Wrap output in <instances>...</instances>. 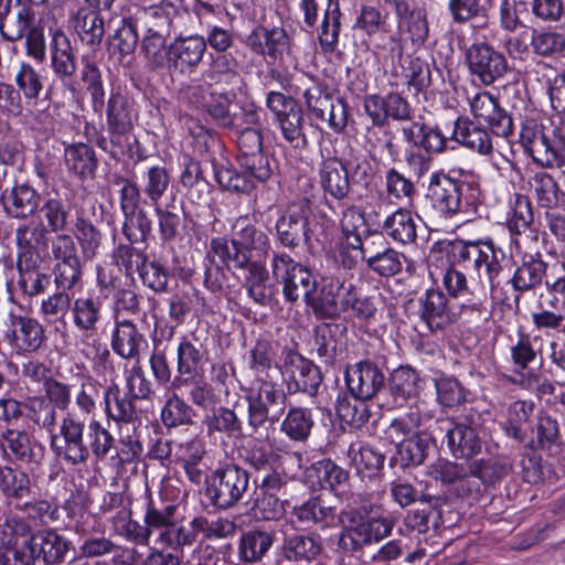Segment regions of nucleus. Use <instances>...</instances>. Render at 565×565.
<instances>
[{"label":"nucleus","instance_id":"34","mask_svg":"<svg viewBox=\"0 0 565 565\" xmlns=\"http://www.w3.org/2000/svg\"><path fill=\"white\" fill-rule=\"evenodd\" d=\"M420 302V318L431 331L439 330L457 320L456 312L448 307L446 295L439 290H427Z\"/></svg>","mask_w":565,"mask_h":565},{"label":"nucleus","instance_id":"61","mask_svg":"<svg viewBox=\"0 0 565 565\" xmlns=\"http://www.w3.org/2000/svg\"><path fill=\"white\" fill-rule=\"evenodd\" d=\"M510 465L501 459H479L468 465V471L478 477L484 487L493 486L510 472Z\"/></svg>","mask_w":565,"mask_h":565},{"label":"nucleus","instance_id":"14","mask_svg":"<svg viewBox=\"0 0 565 565\" xmlns=\"http://www.w3.org/2000/svg\"><path fill=\"white\" fill-rule=\"evenodd\" d=\"M345 383L351 395L372 399L385 387L386 376L376 363L364 360L347 369Z\"/></svg>","mask_w":565,"mask_h":565},{"label":"nucleus","instance_id":"6","mask_svg":"<svg viewBox=\"0 0 565 565\" xmlns=\"http://www.w3.org/2000/svg\"><path fill=\"white\" fill-rule=\"evenodd\" d=\"M270 269L276 282L282 285V295L288 302L294 303L300 298L307 302L317 289L312 271L286 253H274Z\"/></svg>","mask_w":565,"mask_h":565},{"label":"nucleus","instance_id":"56","mask_svg":"<svg viewBox=\"0 0 565 565\" xmlns=\"http://www.w3.org/2000/svg\"><path fill=\"white\" fill-rule=\"evenodd\" d=\"M369 399L353 395L339 396L335 406L337 414L347 424L359 428L370 420L372 413L366 404Z\"/></svg>","mask_w":565,"mask_h":565},{"label":"nucleus","instance_id":"5","mask_svg":"<svg viewBox=\"0 0 565 565\" xmlns=\"http://www.w3.org/2000/svg\"><path fill=\"white\" fill-rule=\"evenodd\" d=\"M268 246L269 239L266 233L258 230L247 215L235 220L230 241L217 237L211 242L212 252L227 267L248 265L253 262L252 252L266 250Z\"/></svg>","mask_w":565,"mask_h":565},{"label":"nucleus","instance_id":"53","mask_svg":"<svg viewBox=\"0 0 565 565\" xmlns=\"http://www.w3.org/2000/svg\"><path fill=\"white\" fill-rule=\"evenodd\" d=\"M383 230L386 235L403 245L412 244L416 241V223L409 211L398 209L386 217Z\"/></svg>","mask_w":565,"mask_h":565},{"label":"nucleus","instance_id":"16","mask_svg":"<svg viewBox=\"0 0 565 565\" xmlns=\"http://www.w3.org/2000/svg\"><path fill=\"white\" fill-rule=\"evenodd\" d=\"M472 116L488 124L492 134L508 137L513 129L511 116L500 107L499 102L489 92H478L469 98Z\"/></svg>","mask_w":565,"mask_h":565},{"label":"nucleus","instance_id":"50","mask_svg":"<svg viewBox=\"0 0 565 565\" xmlns=\"http://www.w3.org/2000/svg\"><path fill=\"white\" fill-rule=\"evenodd\" d=\"M104 398L106 414L109 418L124 423H132L137 419L135 398L128 393L121 394L117 385L108 387Z\"/></svg>","mask_w":565,"mask_h":565},{"label":"nucleus","instance_id":"19","mask_svg":"<svg viewBox=\"0 0 565 565\" xmlns=\"http://www.w3.org/2000/svg\"><path fill=\"white\" fill-rule=\"evenodd\" d=\"M110 345L120 358L127 361H139L148 348V341L135 322L116 318Z\"/></svg>","mask_w":565,"mask_h":565},{"label":"nucleus","instance_id":"41","mask_svg":"<svg viewBox=\"0 0 565 565\" xmlns=\"http://www.w3.org/2000/svg\"><path fill=\"white\" fill-rule=\"evenodd\" d=\"M274 543L273 535L263 530L244 532L238 541L237 555L241 562L254 564L260 562Z\"/></svg>","mask_w":565,"mask_h":565},{"label":"nucleus","instance_id":"49","mask_svg":"<svg viewBox=\"0 0 565 565\" xmlns=\"http://www.w3.org/2000/svg\"><path fill=\"white\" fill-rule=\"evenodd\" d=\"M344 454L349 465L362 476L375 473L383 467L385 460L382 454L359 441L350 443Z\"/></svg>","mask_w":565,"mask_h":565},{"label":"nucleus","instance_id":"28","mask_svg":"<svg viewBox=\"0 0 565 565\" xmlns=\"http://www.w3.org/2000/svg\"><path fill=\"white\" fill-rule=\"evenodd\" d=\"M520 140L525 151L537 164L550 168L556 166L555 151L550 145V134L537 124H527L522 127Z\"/></svg>","mask_w":565,"mask_h":565},{"label":"nucleus","instance_id":"24","mask_svg":"<svg viewBox=\"0 0 565 565\" xmlns=\"http://www.w3.org/2000/svg\"><path fill=\"white\" fill-rule=\"evenodd\" d=\"M162 516V524L156 529L158 531L157 542L166 547H171L174 551L183 550L184 546L192 545L199 534L198 530L193 527L192 521L189 526L178 524L173 521L175 513L174 505H166L159 509Z\"/></svg>","mask_w":565,"mask_h":565},{"label":"nucleus","instance_id":"55","mask_svg":"<svg viewBox=\"0 0 565 565\" xmlns=\"http://www.w3.org/2000/svg\"><path fill=\"white\" fill-rule=\"evenodd\" d=\"M292 514L297 521L305 525L317 524L320 527H327L334 520L333 508L326 505L319 498H312L302 504L295 507Z\"/></svg>","mask_w":565,"mask_h":565},{"label":"nucleus","instance_id":"64","mask_svg":"<svg viewBox=\"0 0 565 565\" xmlns=\"http://www.w3.org/2000/svg\"><path fill=\"white\" fill-rule=\"evenodd\" d=\"M205 76L214 85L226 84L231 88H236L242 84L241 75L235 71V63L233 58L226 55L215 56L209 70L205 72Z\"/></svg>","mask_w":565,"mask_h":565},{"label":"nucleus","instance_id":"52","mask_svg":"<svg viewBox=\"0 0 565 565\" xmlns=\"http://www.w3.org/2000/svg\"><path fill=\"white\" fill-rule=\"evenodd\" d=\"M388 387L394 397V403L402 404L418 394L419 376L414 369L399 366L391 374Z\"/></svg>","mask_w":565,"mask_h":565},{"label":"nucleus","instance_id":"8","mask_svg":"<svg viewBox=\"0 0 565 565\" xmlns=\"http://www.w3.org/2000/svg\"><path fill=\"white\" fill-rule=\"evenodd\" d=\"M248 487V471L230 463L213 471L207 481L206 493L213 505L230 509L243 499Z\"/></svg>","mask_w":565,"mask_h":565},{"label":"nucleus","instance_id":"59","mask_svg":"<svg viewBox=\"0 0 565 565\" xmlns=\"http://www.w3.org/2000/svg\"><path fill=\"white\" fill-rule=\"evenodd\" d=\"M437 402L444 408L454 409L467 401V390L455 376L435 379Z\"/></svg>","mask_w":565,"mask_h":565},{"label":"nucleus","instance_id":"63","mask_svg":"<svg viewBox=\"0 0 565 565\" xmlns=\"http://www.w3.org/2000/svg\"><path fill=\"white\" fill-rule=\"evenodd\" d=\"M122 234L130 244L145 243L152 231V222L142 209L122 213Z\"/></svg>","mask_w":565,"mask_h":565},{"label":"nucleus","instance_id":"15","mask_svg":"<svg viewBox=\"0 0 565 565\" xmlns=\"http://www.w3.org/2000/svg\"><path fill=\"white\" fill-rule=\"evenodd\" d=\"M205 51L204 36H178L167 49V68L172 74L192 71L202 62Z\"/></svg>","mask_w":565,"mask_h":565},{"label":"nucleus","instance_id":"54","mask_svg":"<svg viewBox=\"0 0 565 565\" xmlns=\"http://www.w3.org/2000/svg\"><path fill=\"white\" fill-rule=\"evenodd\" d=\"M49 230L40 221H30L15 230V243L22 253H39L49 244Z\"/></svg>","mask_w":565,"mask_h":565},{"label":"nucleus","instance_id":"13","mask_svg":"<svg viewBox=\"0 0 565 565\" xmlns=\"http://www.w3.org/2000/svg\"><path fill=\"white\" fill-rule=\"evenodd\" d=\"M466 60L470 72L484 85H491L508 70L504 55L486 43L472 44L466 53Z\"/></svg>","mask_w":565,"mask_h":565},{"label":"nucleus","instance_id":"11","mask_svg":"<svg viewBox=\"0 0 565 565\" xmlns=\"http://www.w3.org/2000/svg\"><path fill=\"white\" fill-rule=\"evenodd\" d=\"M131 515V509L119 510L111 518L114 533L136 545H149L150 537L163 521L159 513V509L152 504H148L143 518L145 524H140L138 521L132 520Z\"/></svg>","mask_w":565,"mask_h":565},{"label":"nucleus","instance_id":"57","mask_svg":"<svg viewBox=\"0 0 565 565\" xmlns=\"http://www.w3.org/2000/svg\"><path fill=\"white\" fill-rule=\"evenodd\" d=\"M182 386L188 387V398L198 407L206 409L216 403V395L213 387L202 379L177 376L172 382V387L178 390Z\"/></svg>","mask_w":565,"mask_h":565},{"label":"nucleus","instance_id":"36","mask_svg":"<svg viewBox=\"0 0 565 565\" xmlns=\"http://www.w3.org/2000/svg\"><path fill=\"white\" fill-rule=\"evenodd\" d=\"M322 551L321 541L309 534L287 535L281 545V555L289 563H311Z\"/></svg>","mask_w":565,"mask_h":565},{"label":"nucleus","instance_id":"2","mask_svg":"<svg viewBox=\"0 0 565 565\" xmlns=\"http://www.w3.org/2000/svg\"><path fill=\"white\" fill-rule=\"evenodd\" d=\"M61 441L52 437L55 455L71 466L85 465L90 457L103 460L116 450V440L100 422L92 419L86 425L75 412H67L60 425Z\"/></svg>","mask_w":565,"mask_h":565},{"label":"nucleus","instance_id":"48","mask_svg":"<svg viewBox=\"0 0 565 565\" xmlns=\"http://www.w3.org/2000/svg\"><path fill=\"white\" fill-rule=\"evenodd\" d=\"M207 436L224 434L228 438L242 435L243 423L236 413L227 407H217L203 419Z\"/></svg>","mask_w":565,"mask_h":565},{"label":"nucleus","instance_id":"1","mask_svg":"<svg viewBox=\"0 0 565 565\" xmlns=\"http://www.w3.org/2000/svg\"><path fill=\"white\" fill-rule=\"evenodd\" d=\"M452 266L444 275L443 284L449 295L461 296L471 282L488 284L491 291L499 285L498 278L504 268V250L491 239L459 241L452 246Z\"/></svg>","mask_w":565,"mask_h":565},{"label":"nucleus","instance_id":"47","mask_svg":"<svg viewBox=\"0 0 565 565\" xmlns=\"http://www.w3.org/2000/svg\"><path fill=\"white\" fill-rule=\"evenodd\" d=\"M431 436L426 431L414 433L411 437L402 439L397 446V455L402 467L419 466L428 456Z\"/></svg>","mask_w":565,"mask_h":565},{"label":"nucleus","instance_id":"12","mask_svg":"<svg viewBox=\"0 0 565 565\" xmlns=\"http://www.w3.org/2000/svg\"><path fill=\"white\" fill-rule=\"evenodd\" d=\"M388 518H371L344 527L338 539V547L343 552H356L364 545L377 542L388 536L393 529Z\"/></svg>","mask_w":565,"mask_h":565},{"label":"nucleus","instance_id":"20","mask_svg":"<svg viewBox=\"0 0 565 565\" xmlns=\"http://www.w3.org/2000/svg\"><path fill=\"white\" fill-rule=\"evenodd\" d=\"M446 430L447 446L457 459H470L481 452L483 440L479 428L472 423L450 422Z\"/></svg>","mask_w":565,"mask_h":565},{"label":"nucleus","instance_id":"17","mask_svg":"<svg viewBox=\"0 0 565 565\" xmlns=\"http://www.w3.org/2000/svg\"><path fill=\"white\" fill-rule=\"evenodd\" d=\"M540 306L541 311L532 315L533 324L539 329H559L565 321V276L548 285ZM562 331L565 333V326Z\"/></svg>","mask_w":565,"mask_h":565},{"label":"nucleus","instance_id":"4","mask_svg":"<svg viewBox=\"0 0 565 565\" xmlns=\"http://www.w3.org/2000/svg\"><path fill=\"white\" fill-rule=\"evenodd\" d=\"M427 198L433 207L445 218L460 213L476 212L481 202V190L477 182H458L445 173L430 177Z\"/></svg>","mask_w":565,"mask_h":565},{"label":"nucleus","instance_id":"32","mask_svg":"<svg viewBox=\"0 0 565 565\" xmlns=\"http://www.w3.org/2000/svg\"><path fill=\"white\" fill-rule=\"evenodd\" d=\"M51 66L57 78L68 86L70 89L74 90L75 87L71 82L77 68L76 57L70 40L61 31L53 34L51 43Z\"/></svg>","mask_w":565,"mask_h":565},{"label":"nucleus","instance_id":"22","mask_svg":"<svg viewBox=\"0 0 565 565\" xmlns=\"http://www.w3.org/2000/svg\"><path fill=\"white\" fill-rule=\"evenodd\" d=\"M319 184L326 194L341 201L348 198L351 183L350 174L345 164L335 156L326 157L319 164Z\"/></svg>","mask_w":565,"mask_h":565},{"label":"nucleus","instance_id":"35","mask_svg":"<svg viewBox=\"0 0 565 565\" xmlns=\"http://www.w3.org/2000/svg\"><path fill=\"white\" fill-rule=\"evenodd\" d=\"M247 45L257 54L267 56L271 62L287 49L288 35L281 28H256L247 38Z\"/></svg>","mask_w":565,"mask_h":565},{"label":"nucleus","instance_id":"9","mask_svg":"<svg viewBox=\"0 0 565 565\" xmlns=\"http://www.w3.org/2000/svg\"><path fill=\"white\" fill-rule=\"evenodd\" d=\"M280 374L285 377L289 394L302 392L315 396L322 382L319 367L288 347L281 350Z\"/></svg>","mask_w":565,"mask_h":565},{"label":"nucleus","instance_id":"43","mask_svg":"<svg viewBox=\"0 0 565 565\" xmlns=\"http://www.w3.org/2000/svg\"><path fill=\"white\" fill-rule=\"evenodd\" d=\"M182 0H163L160 6H150L143 8L138 15L147 32L171 34L173 26V14H175V4Z\"/></svg>","mask_w":565,"mask_h":565},{"label":"nucleus","instance_id":"58","mask_svg":"<svg viewBox=\"0 0 565 565\" xmlns=\"http://www.w3.org/2000/svg\"><path fill=\"white\" fill-rule=\"evenodd\" d=\"M194 417L193 408L177 393L168 397L161 409V420L167 428L191 425Z\"/></svg>","mask_w":565,"mask_h":565},{"label":"nucleus","instance_id":"30","mask_svg":"<svg viewBox=\"0 0 565 565\" xmlns=\"http://www.w3.org/2000/svg\"><path fill=\"white\" fill-rule=\"evenodd\" d=\"M276 345L267 340H258L248 351V367L253 372L256 382H269L280 374V365L277 360Z\"/></svg>","mask_w":565,"mask_h":565},{"label":"nucleus","instance_id":"39","mask_svg":"<svg viewBox=\"0 0 565 565\" xmlns=\"http://www.w3.org/2000/svg\"><path fill=\"white\" fill-rule=\"evenodd\" d=\"M32 537L38 558H42L45 565L64 562L71 547V542L66 537L53 530L39 531Z\"/></svg>","mask_w":565,"mask_h":565},{"label":"nucleus","instance_id":"18","mask_svg":"<svg viewBox=\"0 0 565 565\" xmlns=\"http://www.w3.org/2000/svg\"><path fill=\"white\" fill-rule=\"evenodd\" d=\"M10 323L6 338L18 353L38 351L45 340L43 326L35 319L26 316L10 315Z\"/></svg>","mask_w":565,"mask_h":565},{"label":"nucleus","instance_id":"45","mask_svg":"<svg viewBox=\"0 0 565 565\" xmlns=\"http://www.w3.org/2000/svg\"><path fill=\"white\" fill-rule=\"evenodd\" d=\"M547 265L541 258L532 255L523 257L509 280L516 291H527L541 285L546 275Z\"/></svg>","mask_w":565,"mask_h":565},{"label":"nucleus","instance_id":"7","mask_svg":"<svg viewBox=\"0 0 565 565\" xmlns=\"http://www.w3.org/2000/svg\"><path fill=\"white\" fill-rule=\"evenodd\" d=\"M286 393L274 381L259 382L247 396L248 426L254 434L276 424L286 409Z\"/></svg>","mask_w":565,"mask_h":565},{"label":"nucleus","instance_id":"29","mask_svg":"<svg viewBox=\"0 0 565 565\" xmlns=\"http://www.w3.org/2000/svg\"><path fill=\"white\" fill-rule=\"evenodd\" d=\"M451 139L483 156L490 154L493 150L489 131L468 117H459L455 121Z\"/></svg>","mask_w":565,"mask_h":565},{"label":"nucleus","instance_id":"33","mask_svg":"<svg viewBox=\"0 0 565 565\" xmlns=\"http://www.w3.org/2000/svg\"><path fill=\"white\" fill-rule=\"evenodd\" d=\"M71 23L83 44L92 49L100 45L105 35V21L100 12L82 6L72 14Z\"/></svg>","mask_w":565,"mask_h":565},{"label":"nucleus","instance_id":"3","mask_svg":"<svg viewBox=\"0 0 565 565\" xmlns=\"http://www.w3.org/2000/svg\"><path fill=\"white\" fill-rule=\"evenodd\" d=\"M132 111V102L127 96L118 92L111 93L106 108L107 136L95 128L90 135L88 127L86 135L113 158L118 159L125 154L132 156L134 146L137 143Z\"/></svg>","mask_w":565,"mask_h":565},{"label":"nucleus","instance_id":"38","mask_svg":"<svg viewBox=\"0 0 565 565\" xmlns=\"http://www.w3.org/2000/svg\"><path fill=\"white\" fill-rule=\"evenodd\" d=\"M74 326L85 335L97 333V324L102 320L103 302L98 297H78L72 305Z\"/></svg>","mask_w":565,"mask_h":565},{"label":"nucleus","instance_id":"21","mask_svg":"<svg viewBox=\"0 0 565 565\" xmlns=\"http://www.w3.org/2000/svg\"><path fill=\"white\" fill-rule=\"evenodd\" d=\"M277 237L284 247L294 249L309 244V221L305 204L292 205L276 223Z\"/></svg>","mask_w":565,"mask_h":565},{"label":"nucleus","instance_id":"27","mask_svg":"<svg viewBox=\"0 0 565 565\" xmlns=\"http://www.w3.org/2000/svg\"><path fill=\"white\" fill-rule=\"evenodd\" d=\"M2 439L3 448L18 461L40 465L44 459V446L24 430L7 429L2 433Z\"/></svg>","mask_w":565,"mask_h":565},{"label":"nucleus","instance_id":"51","mask_svg":"<svg viewBox=\"0 0 565 565\" xmlns=\"http://www.w3.org/2000/svg\"><path fill=\"white\" fill-rule=\"evenodd\" d=\"M0 491L7 499L15 501L30 497L32 486L29 475L9 466L0 468Z\"/></svg>","mask_w":565,"mask_h":565},{"label":"nucleus","instance_id":"23","mask_svg":"<svg viewBox=\"0 0 565 565\" xmlns=\"http://www.w3.org/2000/svg\"><path fill=\"white\" fill-rule=\"evenodd\" d=\"M347 287L338 278L327 279L317 295L310 294L306 305L318 319H334L343 310L341 301L347 295Z\"/></svg>","mask_w":565,"mask_h":565},{"label":"nucleus","instance_id":"60","mask_svg":"<svg viewBox=\"0 0 565 565\" xmlns=\"http://www.w3.org/2000/svg\"><path fill=\"white\" fill-rule=\"evenodd\" d=\"M177 353V370L180 375L192 377L196 376L203 370V364L206 360L205 352L186 338L180 341Z\"/></svg>","mask_w":565,"mask_h":565},{"label":"nucleus","instance_id":"62","mask_svg":"<svg viewBox=\"0 0 565 565\" xmlns=\"http://www.w3.org/2000/svg\"><path fill=\"white\" fill-rule=\"evenodd\" d=\"M40 212L46 221L49 232L60 233L67 228L70 206L58 195L47 198L42 204Z\"/></svg>","mask_w":565,"mask_h":565},{"label":"nucleus","instance_id":"10","mask_svg":"<svg viewBox=\"0 0 565 565\" xmlns=\"http://www.w3.org/2000/svg\"><path fill=\"white\" fill-rule=\"evenodd\" d=\"M268 108L274 113L275 119L284 138L294 147H305L307 138L303 132V111L298 103L281 93L270 92L266 99Z\"/></svg>","mask_w":565,"mask_h":565},{"label":"nucleus","instance_id":"25","mask_svg":"<svg viewBox=\"0 0 565 565\" xmlns=\"http://www.w3.org/2000/svg\"><path fill=\"white\" fill-rule=\"evenodd\" d=\"M236 268L245 270L243 287L248 297L259 306H270L277 294V287L275 282L270 281L265 265L255 260Z\"/></svg>","mask_w":565,"mask_h":565},{"label":"nucleus","instance_id":"44","mask_svg":"<svg viewBox=\"0 0 565 565\" xmlns=\"http://www.w3.org/2000/svg\"><path fill=\"white\" fill-rule=\"evenodd\" d=\"M65 163L68 171L81 180H86L94 178L98 160L90 146L79 142L65 149Z\"/></svg>","mask_w":565,"mask_h":565},{"label":"nucleus","instance_id":"37","mask_svg":"<svg viewBox=\"0 0 565 565\" xmlns=\"http://www.w3.org/2000/svg\"><path fill=\"white\" fill-rule=\"evenodd\" d=\"M537 338L532 339L529 334L520 333L515 343L510 347V356L513 364V371L521 376L518 382L525 387H530L533 383L537 382L534 373L525 371L530 364L537 358L539 351L534 348L533 342Z\"/></svg>","mask_w":565,"mask_h":565},{"label":"nucleus","instance_id":"40","mask_svg":"<svg viewBox=\"0 0 565 565\" xmlns=\"http://www.w3.org/2000/svg\"><path fill=\"white\" fill-rule=\"evenodd\" d=\"M315 427L313 414L310 408L291 406L280 423V431L291 441L306 443Z\"/></svg>","mask_w":565,"mask_h":565},{"label":"nucleus","instance_id":"26","mask_svg":"<svg viewBox=\"0 0 565 565\" xmlns=\"http://www.w3.org/2000/svg\"><path fill=\"white\" fill-rule=\"evenodd\" d=\"M19 279L18 287L23 295L35 297L43 294L51 284V277L41 270L39 255L20 253L17 263Z\"/></svg>","mask_w":565,"mask_h":565},{"label":"nucleus","instance_id":"42","mask_svg":"<svg viewBox=\"0 0 565 565\" xmlns=\"http://www.w3.org/2000/svg\"><path fill=\"white\" fill-rule=\"evenodd\" d=\"M234 89L217 90L215 88L210 92L205 110L218 127L230 128L236 121L237 113L234 110L236 93Z\"/></svg>","mask_w":565,"mask_h":565},{"label":"nucleus","instance_id":"31","mask_svg":"<svg viewBox=\"0 0 565 565\" xmlns=\"http://www.w3.org/2000/svg\"><path fill=\"white\" fill-rule=\"evenodd\" d=\"M40 194L26 183H15L2 193V204L6 213L14 218H25L39 209Z\"/></svg>","mask_w":565,"mask_h":565},{"label":"nucleus","instance_id":"46","mask_svg":"<svg viewBox=\"0 0 565 565\" xmlns=\"http://www.w3.org/2000/svg\"><path fill=\"white\" fill-rule=\"evenodd\" d=\"M12 3L7 2L0 14V34L8 42L21 40L33 23L34 15L31 9L22 6L12 17L10 15Z\"/></svg>","mask_w":565,"mask_h":565}]
</instances>
